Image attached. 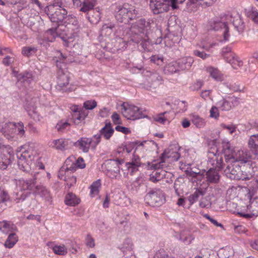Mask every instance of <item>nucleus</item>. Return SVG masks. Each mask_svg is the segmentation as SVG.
Returning a JSON list of instances; mask_svg holds the SVG:
<instances>
[{"label":"nucleus","instance_id":"obj_1","mask_svg":"<svg viewBox=\"0 0 258 258\" xmlns=\"http://www.w3.org/2000/svg\"><path fill=\"white\" fill-rule=\"evenodd\" d=\"M33 145V144L28 143L18 148L17 155L18 158V165L20 169L35 175V173L33 170L35 165L33 162L34 156L32 153Z\"/></svg>","mask_w":258,"mask_h":258},{"label":"nucleus","instance_id":"obj_2","mask_svg":"<svg viewBox=\"0 0 258 258\" xmlns=\"http://www.w3.org/2000/svg\"><path fill=\"white\" fill-rule=\"evenodd\" d=\"M223 152L227 164H236L237 161L246 163L250 158V155L246 151L238 149L233 150L228 145L224 148Z\"/></svg>","mask_w":258,"mask_h":258},{"label":"nucleus","instance_id":"obj_3","mask_svg":"<svg viewBox=\"0 0 258 258\" xmlns=\"http://www.w3.org/2000/svg\"><path fill=\"white\" fill-rule=\"evenodd\" d=\"M60 0H54L53 4L45 8V12L52 22L58 23L63 21L67 16V11L62 7Z\"/></svg>","mask_w":258,"mask_h":258},{"label":"nucleus","instance_id":"obj_4","mask_svg":"<svg viewBox=\"0 0 258 258\" xmlns=\"http://www.w3.org/2000/svg\"><path fill=\"white\" fill-rule=\"evenodd\" d=\"M225 173L229 178L236 180H249L252 177V173L245 168L242 169L237 165L227 164L225 169Z\"/></svg>","mask_w":258,"mask_h":258},{"label":"nucleus","instance_id":"obj_5","mask_svg":"<svg viewBox=\"0 0 258 258\" xmlns=\"http://www.w3.org/2000/svg\"><path fill=\"white\" fill-rule=\"evenodd\" d=\"M207 29L209 30L219 31L221 42H226L229 40L230 34L229 29L227 23L224 22L221 18H214L211 20L208 25Z\"/></svg>","mask_w":258,"mask_h":258},{"label":"nucleus","instance_id":"obj_6","mask_svg":"<svg viewBox=\"0 0 258 258\" xmlns=\"http://www.w3.org/2000/svg\"><path fill=\"white\" fill-rule=\"evenodd\" d=\"M1 132L8 140H12L17 134L22 136L25 134L24 124L22 122L17 124L14 122H8L2 125Z\"/></svg>","mask_w":258,"mask_h":258},{"label":"nucleus","instance_id":"obj_7","mask_svg":"<svg viewBox=\"0 0 258 258\" xmlns=\"http://www.w3.org/2000/svg\"><path fill=\"white\" fill-rule=\"evenodd\" d=\"M149 6L156 15L167 12L170 7L173 9L177 8V6L171 0H150Z\"/></svg>","mask_w":258,"mask_h":258},{"label":"nucleus","instance_id":"obj_8","mask_svg":"<svg viewBox=\"0 0 258 258\" xmlns=\"http://www.w3.org/2000/svg\"><path fill=\"white\" fill-rule=\"evenodd\" d=\"M66 166H63L62 168L59 171L58 176H63V173L64 172L65 174L68 173L69 171H74L77 168H84L86 166L83 159L81 157L78 158L77 160H75L74 157L68 158L65 162Z\"/></svg>","mask_w":258,"mask_h":258},{"label":"nucleus","instance_id":"obj_9","mask_svg":"<svg viewBox=\"0 0 258 258\" xmlns=\"http://www.w3.org/2000/svg\"><path fill=\"white\" fill-rule=\"evenodd\" d=\"M145 201L149 205L158 207L162 205L165 198L162 192L159 189L150 190L145 196Z\"/></svg>","mask_w":258,"mask_h":258},{"label":"nucleus","instance_id":"obj_10","mask_svg":"<svg viewBox=\"0 0 258 258\" xmlns=\"http://www.w3.org/2000/svg\"><path fill=\"white\" fill-rule=\"evenodd\" d=\"M146 80L144 82V87L149 90L155 89L162 83L161 77L156 73L146 72L145 74Z\"/></svg>","mask_w":258,"mask_h":258},{"label":"nucleus","instance_id":"obj_11","mask_svg":"<svg viewBox=\"0 0 258 258\" xmlns=\"http://www.w3.org/2000/svg\"><path fill=\"white\" fill-rule=\"evenodd\" d=\"M121 108L123 115L127 119L135 120L145 117L140 109L134 105H125V104L123 103L121 105Z\"/></svg>","mask_w":258,"mask_h":258},{"label":"nucleus","instance_id":"obj_12","mask_svg":"<svg viewBox=\"0 0 258 258\" xmlns=\"http://www.w3.org/2000/svg\"><path fill=\"white\" fill-rule=\"evenodd\" d=\"M115 11L116 19L120 22L127 21L128 19L132 20L133 17V11L134 13L135 12V10H133L126 4L117 6Z\"/></svg>","mask_w":258,"mask_h":258},{"label":"nucleus","instance_id":"obj_13","mask_svg":"<svg viewBox=\"0 0 258 258\" xmlns=\"http://www.w3.org/2000/svg\"><path fill=\"white\" fill-rule=\"evenodd\" d=\"M180 157L179 154L175 151L170 149L165 150L162 154L160 161L157 163L152 164L151 168L157 169L163 168V163L165 162L166 158H170L172 161H177Z\"/></svg>","mask_w":258,"mask_h":258},{"label":"nucleus","instance_id":"obj_14","mask_svg":"<svg viewBox=\"0 0 258 258\" xmlns=\"http://www.w3.org/2000/svg\"><path fill=\"white\" fill-rule=\"evenodd\" d=\"M123 162L118 159L109 161L107 164V175L111 178H117L120 174L119 165Z\"/></svg>","mask_w":258,"mask_h":258},{"label":"nucleus","instance_id":"obj_15","mask_svg":"<svg viewBox=\"0 0 258 258\" xmlns=\"http://www.w3.org/2000/svg\"><path fill=\"white\" fill-rule=\"evenodd\" d=\"M114 132L113 129L110 123H106L99 131V133L95 135L93 138L95 140L93 143V147L95 148L97 145L100 142L101 137H103L105 139L108 140L112 136Z\"/></svg>","mask_w":258,"mask_h":258},{"label":"nucleus","instance_id":"obj_16","mask_svg":"<svg viewBox=\"0 0 258 258\" xmlns=\"http://www.w3.org/2000/svg\"><path fill=\"white\" fill-rule=\"evenodd\" d=\"M15 183L18 189L20 191L29 190L34 192L36 185V178L25 180L23 178L15 179Z\"/></svg>","mask_w":258,"mask_h":258},{"label":"nucleus","instance_id":"obj_17","mask_svg":"<svg viewBox=\"0 0 258 258\" xmlns=\"http://www.w3.org/2000/svg\"><path fill=\"white\" fill-rule=\"evenodd\" d=\"M69 81L70 78L68 75L61 73L58 75L57 77V89L63 92L71 91V90Z\"/></svg>","mask_w":258,"mask_h":258},{"label":"nucleus","instance_id":"obj_18","mask_svg":"<svg viewBox=\"0 0 258 258\" xmlns=\"http://www.w3.org/2000/svg\"><path fill=\"white\" fill-rule=\"evenodd\" d=\"M93 142H94V141L92 138L82 137L75 142L74 145L79 148L83 152L87 153L91 146L92 148L94 149L93 147Z\"/></svg>","mask_w":258,"mask_h":258},{"label":"nucleus","instance_id":"obj_19","mask_svg":"<svg viewBox=\"0 0 258 258\" xmlns=\"http://www.w3.org/2000/svg\"><path fill=\"white\" fill-rule=\"evenodd\" d=\"M33 194L40 195L45 201L49 203H51L52 202V197L50 195V191L42 185L39 184L36 185Z\"/></svg>","mask_w":258,"mask_h":258},{"label":"nucleus","instance_id":"obj_20","mask_svg":"<svg viewBox=\"0 0 258 258\" xmlns=\"http://www.w3.org/2000/svg\"><path fill=\"white\" fill-rule=\"evenodd\" d=\"M132 40L137 43L141 42V45L144 50L147 51L151 50L152 46L148 38H143V35L135 34L132 36Z\"/></svg>","mask_w":258,"mask_h":258},{"label":"nucleus","instance_id":"obj_21","mask_svg":"<svg viewBox=\"0 0 258 258\" xmlns=\"http://www.w3.org/2000/svg\"><path fill=\"white\" fill-rule=\"evenodd\" d=\"M207 187V184H205L204 185H201L197 188L196 191L188 197V200L190 204H192L196 202L199 199L200 196L204 195L206 192Z\"/></svg>","mask_w":258,"mask_h":258},{"label":"nucleus","instance_id":"obj_22","mask_svg":"<svg viewBox=\"0 0 258 258\" xmlns=\"http://www.w3.org/2000/svg\"><path fill=\"white\" fill-rule=\"evenodd\" d=\"M16 230V227L12 222L7 220L0 221V231L2 233L7 234Z\"/></svg>","mask_w":258,"mask_h":258},{"label":"nucleus","instance_id":"obj_23","mask_svg":"<svg viewBox=\"0 0 258 258\" xmlns=\"http://www.w3.org/2000/svg\"><path fill=\"white\" fill-rule=\"evenodd\" d=\"M194 62V58L191 57H185L177 61L180 71L189 70Z\"/></svg>","mask_w":258,"mask_h":258},{"label":"nucleus","instance_id":"obj_24","mask_svg":"<svg viewBox=\"0 0 258 258\" xmlns=\"http://www.w3.org/2000/svg\"><path fill=\"white\" fill-rule=\"evenodd\" d=\"M231 21L238 32L242 33L243 32L245 25L240 15L236 14L231 17Z\"/></svg>","mask_w":258,"mask_h":258},{"label":"nucleus","instance_id":"obj_25","mask_svg":"<svg viewBox=\"0 0 258 258\" xmlns=\"http://www.w3.org/2000/svg\"><path fill=\"white\" fill-rule=\"evenodd\" d=\"M191 122L199 128L204 127L206 125L205 119L201 117L198 114L192 113L190 115Z\"/></svg>","mask_w":258,"mask_h":258},{"label":"nucleus","instance_id":"obj_26","mask_svg":"<svg viewBox=\"0 0 258 258\" xmlns=\"http://www.w3.org/2000/svg\"><path fill=\"white\" fill-rule=\"evenodd\" d=\"M14 75L17 77L18 81H21L25 84L29 85L33 80L32 75L29 73H25L24 74H19L17 72L13 71Z\"/></svg>","mask_w":258,"mask_h":258},{"label":"nucleus","instance_id":"obj_27","mask_svg":"<svg viewBox=\"0 0 258 258\" xmlns=\"http://www.w3.org/2000/svg\"><path fill=\"white\" fill-rule=\"evenodd\" d=\"M114 28V24L111 23L104 24L101 29L100 35L102 37H109L112 35Z\"/></svg>","mask_w":258,"mask_h":258},{"label":"nucleus","instance_id":"obj_28","mask_svg":"<svg viewBox=\"0 0 258 258\" xmlns=\"http://www.w3.org/2000/svg\"><path fill=\"white\" fill-rule=\"evenodd\" d=\"M180 71L177 61H173L167 64L164 69L165 74L172 75Z\"/></svg>","mask_w":258,"mask_h":258},{"label":"nucleus","instance_id":"obj_29","mask_svg":"<svg viewBox=\"0 0 258 258\" xmlns=\"http://www.w3.org/2000/svg\"><path fill=\"white\" fill-rule=\"evenodd\" d=\"M64 201L68 206H75L80 203V200L75 194L70 192L66 196Z\"/></svg>","mask_w":258,"mask_h":258},{"label":"nucleus","instance_id":"obj_30","mask_svg":"<svg viewBox=\"0 0 258 258\" xmlns=\"http://www.w3.org/2000/svg\"><path fill=\"white\" fill-rule=\"evenodd\" d=\"M206 71L214 80L219 81L223 80V76L222 74L217 68H215L212 67H209L206 68Z\"/></svg>","mask_w":258,"mask_h":258},{"label":"nucleus","instance_id":"obj_31","mask_svg":"<svg viewBox=\"0 0 258 258\" xmlns=\"http://www.w3.org/2000/svg\"><path fill=\"white\" fill-rule=\"evenodd\" d=\"M206 175L207 180L210 182L217 183L219 181L220 176L216 169H210L206 172Z\"/></svg>","mask_w":258,"mask_h":258},{"label":"nucleus","instance_id":"obj_32","mask_svg":"<svg viewBox=\"0 0 258 258\" xmlns=\"http://www.w3.org/2000/svg\"><path fill=\"white\" fill-rule=\"evenodd\" d=\"M18 240V237L15 233L10 234L5 242V246L8 248H12Z\"/></svg>","mask_w":258,"mask_h":258},{"label":"nucleus","instance_id":"obj_33","mask_svg":"<svg viewBox=\"0 0 258 258\" xmlns=\"http://www.w3.org/2000/svg\"><path fill=\"white\" fill-rule=\"evenodd\" d=\"M186 174L191 177H197L199 179H201L204 177V173H201L199 169L196 168H191L186 170Z\"/></svg>","mask_w":258,"mask_h":258},{"label":"nucleus","instance_id":"obj_34","mask_svg":"<svg viewBox=\"0 0 258 258\" xmlns=\"http://www.w3.org/2000/svg\"><path fill=\"white\" fill-rule=\"evenodd\" d=\"M218 255L220 258H233L234 251L230 247H226L220 249L219 251Z\"/></svg>","mask_w":258,"mask_h":258},{"label":"nucleus","instance_id":"obj_35","mask_svg":"<svg viewBox=\"0 0 258 258\" xmlns=\"http://www.w3.org/2000/svg\"><path fill=\"white\" fill-rule=\"evenodd\" d=\"M10 153L5 151V152H0V169H5L7 168L8 165L10 163V161L9 159L5 156V153L10 154L12 152L9 150Z\"/></svg>","mask_w":258,"mask_h":258},{"label":"nucleus","instance_id":"obj_36","mask_svg":"<svg viewBox=\"0 0 258 258\" xmlns=\"http://www.w3.org/2000/svg\"><path fill=\"white\" fill-rule=\"evenodd\" d=\"M26 109L29 115L35 121H40L41 117L36 111V107L34 106L28 105Z\"/></svg>","mask_w":258,"mask_h":258},{"label":"nucleus","instance_id":"obj_37","mask_svg":"<svg viewBox=\"0 0 258 258\" xmlns=\"http://www.w3.org/2000/svg\"><path fill=\"white\" fill-rule=\"evenodd\" d=\"M83 4V6L80 9V11L84 12H87L90 10L93 9L95 5V2L90 0H84L80 2V5Z\"/></svg>","mask_w":258,"mask_h":258},{"label":"nucleus","instance_id":"obj_38","mask_svg":"<svg viewBox=\"0 0 258 258\" xmlns=\"http://www.w3.org/2000/svg\"><path fill=\"white\" fill-rule=\"evenodd\" d=\"M248 145L249 148L253 151L258 149V134H254L250 137Z\"/></svg>","mask_w":258,"mask_h":258},{"label":"nucleus","instance_id":"obj_39","mask_svg":"<svg viewBox=\"0 0 258 258\" xmlns=\"http://www.w3.org/2000/svg\"><path fill=\"white\" fill-rule=\"evenodd\" d=\"M138 26L140 28L141 31L139 35H144V31H147L150 28V24L149 22L146 21L145 19H140L138 22ZM138 35L135 32V35Z\"/></svg>","mask_w":258,"mask_h":258},{"label":"nucleus","instance_id":"obj_40","mask_svg":"<svg viewBox=\"0 0 258 258\" xmlns=\"http://www.w3.org/2000/svg\"><path fill=\"white\" fill-rule=\"evenodd\" d=\"M55 147L60 150H63L66 149L69 145V141L64 139H60L55 140L54 142Z\"/></svg>","mask_w":258,"mask_h":258},{"label":"nucleus","instance_id":"obj_41","mask_svg":"<svg viewBox=\"0 0 258 258\" xmlns=\"http://www.w3.org/2000/svg\"><path fill=\"white\" fill-rule=\"evenodd\" d=\"M101 187L100 180H97L94 181L90 186V195L91 197H94L97 196L99 191V189Z\"/></svg>","mask_w":258,"mask_h":258},{"label":"nucleus","instance_id":"obj_42","mask_svg":"<svg viewBox=\"0 0 258 258\" xmlns=\"http://www.w3.org/2000/svg\"><path fill=\"white\" fill-rule=\"evenodd\" d=\"M87 115V114L84 111L80 113H75L72 114V119L75 124H79L85 119Z\"/></svg>","mask_w":258,"mask_h":258},{"label":"nucleus","instance_id":"obj_43","mask_svg":"<svg viewBox=\"0 0 258 258\" xmlns=\"http://www.w3.org/2000/svg\"><path fill=\"white\" fill-rule=\"evenodd\" d=\"M218 105L222 110L224 111L230 110L232 108L228 97L223 98L221 101H219Z\"/></svg>","mask_w":258,"mask_h":258},{"label":"nucleus","instance_id":"obj_44","mask_svg":"<svg viewBox=\"0 0 258 258\" xmlns=\"http://www.w3.org/2000/svg\"><path fill=\"white\" fill-rule=\"evenodd\" d=\"M168 112L167 111L159 113L156 117L154 118V120L159 123L162 124H165L166 122L169 123L170 122V119L167 116H165V115Z\"/></svg>","mask_w":258,"mask_h":258},{"label":"nucleus","instance_id":"obj_45","mask_svg":"<svg viewBox=\"0 0 258 258\" xmlns=\"http://www.w3.org/2000/svg\"><path fill=\"white\" fill-rule=\"evenodd\" d=\"M68 174L69 173H67L66 174H65V172H64L63 173V176L60 175V176H59V177L60 179H63V180L66 181L68 187L69 188H70L72 186H73L74 184L76 183V178L73 176L68 177V178H67L66 175H68Z\"/></svg>","mask_w":258,"mask_h":258},{"label":"nucleus","instance_id":"obj_46","mask_svg":"<svg viewBox=\"0 0 258 258\" xmlns=\"http://www.w3.org/2000/svg\"><path fill=\"white\" fill-rule=\"evenodd\" d=\"M70 123L67 121L60 120L56 125V128L58 132H63L70 128Z\"/></svg>","mask_w":258,"mask_h":258},{"label":"nucleus","instance_id":"obj_47","mask_svg":"<svg viewBox=\"0 0 258 258\" xmlns=\"http://www.w3.org/2000/svg\"><path fill=\"white\" fill-rule=\"evenodd\" d=\"M53 252L58 255H64L67 253V248L64 245H56L53 247Z\"/></svg>","mask_w":258,"mask_h":258},{"label":"nucleus","instance_id":"obj_48","mask_svg":"<svg viewBox=\"0 0 258 258\" xmlns=\"http://www.w3.org/2000/svg\"><path fill=\"white\" fill-rule=\"evenodd\" d=\"M44 35L47 38L48 41L53 42L57 36L56 29L54 28L50 29L45 33Z\"/></svg>","mask_w":258,"mask_h":258},{"label":"nucleus","instance_id":"obj_49","mask_svg":"<svg viewBox=\"0 0 258 258\" xmlns=\"http://www.w3.org/2000/svg\"><path fill=\"white\" fill-rule=\"evenodd\" d=\"M247 16L255 22L258 23V12L254 8H251L247 13Z\"/></svg>","mask_w":258,"mask_h":258},{"label":"nucleus","instance_id":"obj_50","mask_svg":"<svg viewBox=\"0 0 258 258\" xmlns=\"http://www.w3.org/2000/svg\"><path fill=\"white\" fill-rule=\"evenodd\" d=\"M10 200V198L7 191L4 190L0 191V202L3 205H6L5 203Z\"/></svg>","mask_w":258,"mask_h":258},{"label":"nucleus","instance_id":"obj_51","mask_svg":"<svg viewBox=\"0 0 258 258\" xmlns=\"http://www.w3.org/2000/svg\"><path fill=\"white\" fill-rule=\"evenodd\" d=\"M37 49L34 47H25L23 48L22 53L26 56H29L35 53Z\"/></svg>","mask_w":258,"mask_h":258},{"label":"nucleus","instance_id":"obj_52","mask_svg":"<svg viewBox=\"0 0 258 258\" xmlns=\"http://www.w3.org/2000/svg\"><path fill=\"white\" fill-rule=\"evenodd\" d=\"M213 161H216L215 163L214 162L212 163L215 169L220 170L223 168V159L221 157H215V159H213Z\"/></svg>","mask_w":258,"mask_h":258},{"label":"nucleus","instance_id":"obj_53","mask_svg":"<svg viewBox=\"0 0 258 258\" xmlns=\"http://www.w3.org/2000/svg\"><path fill=\"white\" fill-rule=\"evenodd\" d=\"M86 245L87 247L93 248L95 246V239L89 234H87L85 239Z\"/></svg>","mask_w":258,"mask_h":258},{"label":"nucleus","instance_id":"obj_54","mask_svg":"<svg viewBox=\"0 0 258 258\" xmlns=\"http://www.w3.org/2000/svg\"><path fill=\"white\" fill-rule=\"evenodd\" d=\"M97 106V102L95 100H88L84 103V107L85 109L92 110Z\"/></svg>","mask_w":258,"mask_h":258},{"label":"nucleus","instance_id":"obj_55","mask_svg":"<svg viewBox=\"0 0 258 258\" xmlns=\"http://www.w3.org/2000/svg\"><path fill=\"white\" fill-rule=\"evenodd\" d=\"M220 126L222 128L227 130L230 134L234 133L236 128V126L233 124L226 125L224 123H222Z\"/></svg>","mask_w":258,"mask_h":258},{"label":"nucleus","instance_id":"obj_56","mask_svg":"<svg viewBox=\"0 0 258 258\" xmlns=\"http://www.w3.org/2000/svg\"><path fill=\"white\" fill-rule=\"evenodd\" d=\"M125 166L128 172H130L131 174H133L135 172L138 170V168L140 166L136 165V164H133L128 162L125 163Z\"/></svg>","mask_w":258,"mask_h":258},{"label":"nucleus","instance_id":"obj_57","mask_svg":"<svg viewBox=\"0 0 258 258\" xmlns=\"http://www.w3.org/2000/svg\"><path fill=\"white\" fill-rule=\"evenodd\" d=\"M228 98L230 102L232 107L238 106L240 103V99L235 96H228Z\"/></svg>","mask_w":258,"mask_h":258},{"label":"nucleus","instance_id":"obj_58","mask_svg":"<svg viewBox=\"0 0 258 258\" xmlns=\"http://www.w3.org/2000/svg\"><path fill=\"white\" fill-rule=\"evenodd\" d=\"M211 202L208 197H206L201 200L200 206L203 208H209L211 207Z\"/></svg>","mask_w":258,"mask_h":258},{"label":"nucleus","instance_id":"obj_59","mask_svg":"<svg viewBox=\"0 0 258 258\" xmlns=\"http://www.w3.org/2000/svg\"><path fill=\"white\" fill-rule=\"evenodd\" d=\"M64 20H65V23L68 24H72L74 25H76L77 23V21L76 17L71 15H67V17L65 18Z\"/></svg>","mask_w":258,"mask_h":258},{"label":"nucleus","instance_id":"obj_60","mask_svg":"<svg viewBox=\"0 0 258 258\" xmlns=\"http://www.w3.org/2000/svg\"><path fill=\"white\" fill-rule=\"evenodd\" d=\"M210 116L214 118H218L219 116V110L217 107L216 106H213L210 111Z\"/></svg>","mask_w":258,"mask_h":258},{"label":"nucleus","instance_id":"obj_61","mask_svg":"<svg viewBox=\"0 0 258 258\" xmlns=\"http://www.w3.org/2000/svg\"><path fill=\"white\" fill-rule=\"evenodd\" d=\"M128 163H130L133 164H136V165H137L138 166H140L141 164L140 158L138 155H136L135 154V152H134L133 154L132 161L131 162H128Z\"/></svg>","mask_w":258,"mask_h":258},{"label":"nucleus","instance_id":"obj_62","mask_svg":"<svg viewBox=\"0 0 258 258\" xmlns=\"http://www.w3.org/2000/svg\"><path fill=\"white\" fill-rule=\"evenodd\" d=\"M193 54L195 55L202 58L203 59H205L209 56V54H207L204 52L203 51H200L198 50H194L193 52Z\"/></svg>","mask_w":258,"mask_h":258},{"label":"nucleus","instance_id":"obj_63","mask_svg":"<svg viewBox=\"0 0 258 258\" xmlns=\"http://www.w3.org/2000/svg\"><path fill=\"white\" fill-rule=\"evenodd\" d=\"M58 59L56 60V66L59 67V62H63L67 58V56L61 53L60 51L57 52V56H56Z\"/></svg>","mask_w":258,"mask_h":258},{"label":"nucleus","instance_id":"obj_64","mask_svg":"<svg viewBox=\"0 0 258 258\" xmlns=\"http://www.w3.org/2000/svg\"><path fill=\"white\" fill-rule=\"evenodd\" d=\"M182 180V179L181 178H178L177 179H176L174 183V188L176 194L178 196L179 195V192H178V190L180 189V185L182 183V182L181 181Z\"/></svg>","mask_w":258,"mask_h":258}]
</instances>
